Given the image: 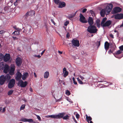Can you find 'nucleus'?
Returning a JSON list of instances; mask_svg holds the SVG:
<instances>
[{
	"instance_id": "nucleus-54",
	"label": "nucleus",
	"mask_w": 123,
	"mask_h": 123,
	"mask_svg": "<svg viewBox=\"0 0 123 123\" xmlns=\"http://www.w3.org/2000/svg\"><path fill=\"white\" fill-rule=\"evenodd\" d=\"M37 118L39 120H41V118L38 115H37Z\"/></svg>"
},
{
	"instance_id": "nucleus-40",
	"label": "nucleus",
	"mask_w": 123,
	"mask_h": 123,
	"mask_svg": "<svg viewBox=\"0 0 123 123\" xmlns=\"http://www.w3.org/2000/svg\"><path fill=\"white\" fill-rule=\"evenodd\" d=\"M66 94L67 95H69L71 94L69 91L68 90H66Z\"/></svg>"
},
{
	"instance_id": "nucleus-2",
	"label": "nucleus",
	"mask_w": 123,
	"mask_h": 123,
	"mask_svg": "<svg viewBox=\"0 0 123 123\" xmlns=\"http://www.w3.org/2000/svg\"><path fill=\"white\" fill-rule=\"evenodd\" d=\"M11 78L9 74H7L6 75H2L0 77V84L3 85L6 81L8 82Z\"/></svg>"
},
{
	"instance_id": "nucleus-27",
	"label": "nucleus",
	"mask_w": 123,
	"mask_h": 123,
	"mask_svg": "<svg viewBox=\"0 0 123 123\" xmlns=\"http://www.w3.org/2000/svg\"><path fill=\"white\" fill-rule=\"evenodd\" d=\"M107 20V18L106 17H105L103 18L101 22V25L102 26L103 24L105 23V22Z\"/></svg>"
},
{
	"instance_id": "nucleus-52",
	"label": "nucleus",
	"mask_w": 123,
	"mask_h": 123,
	"mask_svg": "<svg viewBox=\"0 0 123 123\" xmlns=\"http://www.w3.org/2000/svg\"><path fill=\"white\" fill-rule=\"evenodd\" d=\"M5 31H4L2 30L0 31V34H3L4 33Z\"/></svg>"
},
{
	"instance_id": "nucleus-34",
	"label": "nucleus",
	"mask_w": 123,
	"mask_h": 123,
	"mask_svg": "<svg viewBox=\"0 0 123 123\" xmlns=\"http://www.w3.org/2000/svg\"><path fill=\"white\" fill-rule=\"evenodd\" d=\"M77 79L78 83L80 84H84V83L83 82L81 81V80L79 78H77Z\"/></svg>"
},
{
	"instance_id": "nucleus-64",
	"label": "nucleus",
	"mask_w": 123,
	"mask_h": 123,
	"mask_svg": "<svg viewBox=\"0 0 123 123\" xmlns=\"http://www.w3.org/2000/svg\"><path fill=\"white\" fill-rule=\"evenodd\" d=\"M6 110L5 108H3V112H4Z\"/></svg>"
},
{
	"instance_id": "nucleus-43",
	"label": "nucleus",
	"mask_w": 123,
	"mask_h": 123,
	"mask_svg": "<svg viewBox=\"0 0 123 123\" xmlns=\"http://www.w3.org/2000/svg\"><path fill=\"white\" fill-rule=\"evenodd\" d=\"M27 120V119L25 118L21 119L20 121L23 122H26Z\"/></svg>"
},
{
	"instance_id": "nucleus-59",
	"label": "nucleus",
	"mask_w": 123,
	"mask_h": 123,
	"mask_svg": "<svg viewBox=\"0 0 123 123\" xmlns=\"http://www.w3.org/2000/svg\"><path fill=\"white\" fill-rule=\"evenodd\" d=\"M108 52L110 54L112 53V52L111 49H110L108 51Z\"/></svg>"
},
{
	"instance_id": "nucleus-22",
	"label": "nucleus",
	"mask_w": 123,
	"mask_h": 123,
	"mask_svg": "<svg viewBox=\"0 0 123 123\" xmlns=\"http://www.w3.org/2000/svg\"><path fill=\"white\" fill-rule=\"evenodd\" d=\"M109 45L110 44L107 41H106L105 43V48L106 50V51L108 49Z\"/></svg>"
},
{
	"instance_id": "nucleus-53",
	"label": "nucleus",
	"mask_w": 123,
	"mask_h": 123,
	"mask_svg": "<svg viewBox=\"0 0 123 123\" xmlns=\"http://www.w3.org/2000/svg\"><path fill=\"white\" fill-rule=\"evenodd\" d=\"M51 22L53 23V24H54V25H55V22H54V21L53 20V19H51Z\"/></svg>"
},
{
	"instance_id": "nucleus-63",
	"label": "nucleus",
	"mask_w": 123,
	"mask_h": 123,
	"mask_svg": "<svg viewBox=\"0 0 123 123\" xmlns=\"http://www.w3.org/2000/svg\"><path fill=\"white\" fill-rule=\"evenodd\" d=\"M30 90L31 92H32L33 91V90H32V88H30Z\"/></svg>"
},
{
	"instance_id": "nucleus-18",
	"label": "nucleus",
	"mask_w": 123,
	"mask_h": 123,
	"mask_svg": "<svg viewBox=\"0 0 123 123\" xmlns=\"http://www.w3.org/2000/svg\"><path fill=\"white\" fill-rule=\"evenodd\" d=\"M115 19H121L123 18V14H117L116 15L115 17Z\"/></svg>"
},
{
	"instance_id": "nucleus-45",
	"label": "nucleus",
	"mask_w": 123,
	"mask_h": 123,
	"mask_svg": "<svg viewBox=\"0 0 123 123\" xmlns=\"http://www.w3.org/2000/svg\"><path fill=\"white\" fill-rule=\"evenodd\" d=\"M69 23L68 21H66L64 23V25L65 26H67Z\"/></svg>"
},
{
	"instance_id": "nucleus-10",
	"label": "nucleus",
	"mask_w": 123,
	"mask_h": 123,
	"mask_svg": "<svg viewBox=\"0 0 123 123\" xmlns=\"http://www.w3.org/2000/svg\"><path fill=\"white\" fill-rule=\"evenodd\" d=\"M35 13V11H31L27 12L25 15V17L26 19L29 16H32Z\"/></svg>"
},
{
	"instance_id": "nucleus-62",
	"label": "nucleus",
	"mask_w": 123,
	"mask_h": 123,
	"mask_svg": "<svg viewBox=\"0 0 123 123\" xmlns=\"http://www.w3.org/2000/svg\"><path fill=\"white\" fill-rule=\"evenodd\" d=\"M58 53L60 54H62V52L60 51L59 50L58 51Z\"/></svg>"
},
{
	"instance_id": "nucleus-8",
	"label": "nucleus",
	"mask_w": 123,
	"mask_h": 123,
	"mask_svg": "<svg viewBox=\"0 0 123 123\" xmlns=\"http://www.w3.org/2000/svg\"><path fill=\"white\" fill-rule=\"evenodd\" d=\"M15 70V66L14 65H12L10 67V69L9 72V74L11 75H13L14 74V71Z\"/></svg>"
},
{
	"instance_id": "nucleus-31",
	"label": "nucleus",
	"mask_w": 123,
	"mask_h": 123,
	"mask_svg": "<svg viewBox=\"0 0 123 123\" xmlns=\"http://www.w3.org/2000/svg\"><path fill=\"white\" fill-rule=\"evenodd\" d=\"M69 116L68 115H67L63 117L62 118L64 120L68 119L69 118Z\"/></svg>"
},
{
	"instance_id": "nucleus-46",
	"label": "nucleus",
	"mask_w": 123,
	"mask_h": 123,
	"mask_svg": "<svg viewBox=\"0 0 123 123\" xmlns=\"http://www.w3.org/2000/svg\"><path fill=\"white\" fill-rule=\"evenodd\" d=\"M9 9V8L7 6H6L4 8V10L5 11H7V10H8Z\"/></svg>"
},
{
	"instance_id": "nucleus-32",
	"label": "nucleus",
	"mask_w": 123,
	"mask_h": 123,
	"mask_svg": "<svg viewBox=\"0 0 123 123\" xmlns=\"http://www.w3.org/2000/svg\"><path fill=\"white\" fill-rule=\"evenodd\" d=\"M54 3L56 5H58L61 2L59 0H54Z\"/></svg>"
},
{
	"instance_id": "nucleus-9",
	"label": "nucleus",
	"mask_w": 123,
	"mask_h": 123,
	"mask_svg": "<svg viewBox=\"0 0 123 123\" xmlns=\"http://www.w3.org/2000/svg\"><path fill=\"white\" fill-rule=\"evenodd\" d=\"M72 43L75 46L79 47L80 45L79 41L77 39H73L72 41Z\"/></svg>"
},
{
	"instance_id": "nucleus-51",
	"label": "nucleus",
	"mask_w": 123,
	"mask_h": 123,
	"mask_svg": "<svg viewBox=\"0 0 123 123\" xmlns=\"http://www.w3.org/2000/svg\"><path fill=\"white\" fill-rule=\"evenodd\" d=\"M87 9L86 8H84L83 9L82 11V12L83 13L87 11Z\"/></svg>"
},
{
	"instance_id": "nucleus-44",
	"label": "nucleus",
	"mask_w": 123,
	"mask_h": 123,
	"mask_svg": "<svg viewBox=\"0 0 123 123\" xmlns=\"http://www.w3.org/2000/svg\"><path fill=\"white\" fill-rule=\"evenodd\" d=\"M121 51H123V45H122L119 47Z\"/></svg>"
},
{
	"instance_id": "nucleus-25",
	"label": "nucleus",
	"mask_w": 123,
	"mask_h": 123,
	"mask_svg": "<svg viewBox=\"0 0 123 123\" xmlns=\"http://www.w3.org/2000/svg\"><path fill=\"white\" fill-rule=\"evenodd\" d=\"M49 75V72L48 71L46 72L44 74V78H47L48 77Z\"/></svg>"
},
{
	"instance_id": "nucleus-50",
	"label": "nucleus",
	"mask_w": 123,
	"mask_h": 123,
	"mask_svg": "<svg viewBox=\"0 0 123 123\" xmlns=\"http://www.w3.org/2000/svg\"><path fill=\"white\" fill-rule=\"evenodd\" d=\"M79 76L80 77L81 79L82 80H83L84 79V78L81 76V75H80Z\"/></svg>"
},
{
	"instance_id": "nucleus-38",
	"label": "nucleus",
	"mask_w": 123,
	"mask_h": 123,
	"mask_svg": "<svg viewBox=\"0 0 123 123\" xmlns=\"http://www.w3.org/2000/svg\"><path fill=\"white\" fill-rule=\"evenodd\" d=\"M4 65L2 63L0 64V69H2L4 67Z\"/></svg>"
},
{
	"instance_id": "nucleus-39",
	"label": "nucleus",
	"mask_w": 123,
	"mask_h": 123,
	"mask_svg": "<svg viewBox=\"0 0 123 123\" xmlns=\"http://www.w3.org/2000/svg\"><path fill=\"white\" fill-rule=\"evenodd\" d=\"M27 122H30V123H32L33 122V120L32 119H27Z\"/></svg>"
},
{
	"instance_id": "nucleus-4",
	"label": "nucleus",
	"mask_w": 123,
	"mask_h": 123,
	"mask_svg": "<svg viewBox=\"0 0 123 123\" xmlns=\"http://www.w3.org/2000/svg\"><path fill=\"white\" fill-rule=\"evenodd\" d=\"M65 114V112L59 113L57 115H51L49 116V117L51 118H55L58 119L60 118H62L63 116Z\"/></svg>"
},
{
	"instance_id": "nucleus-42",
	"label": "nucleus",
	"mask_w": 123,
	"mask_h": 123,
	"mask_svg": "<svg viewBox=\"0 0 123 123\" xmlns=\"http://www.w3.org/2000/svg\"><path fill=\"white\" fill-rule=\"evenodd\" d=\"M74 15H69L67 16V17L68 18L71 19L74 16Z\"/></svg>"
},
{
	"instance_id": "nucleus-15",
	"label": "nucleus",
	"mask_w": 123,
	"mask_h": 123,
	"mask_svg": "<svg viewBox=\"0 0 123 123\" xmlns=\"http://www.w3.org/2000/svg\"><path fill=\"white\" fill-rule=\"evenodd\" d=\"M16 76L15 79L17 80H20L22 76L21 73L19 72H18L16 74Z\"/></svg>"
},
{
	"instance_id": "nucleus-58",
	"label": "nucleus",
	"mask_w": 123,
	"mask_h": 123,
	"mask_svg": "<svg viewBox=\"0 0 123 123\" xmlns=\"http://www.w3.org/2000/svg\"><path fill=\"white\" fill-rule=\"evenodd\" d=\"M110 37L112 38H114V36L112 34H110Z\"/></svg>"
},
{
	"instance_id": "nucleus-14",
	"label": "nucleus",
	"mask_w": 123,
	"mask_h": 123,
	"mask_svg": "<svg viewBox=\"0 0 123 123\" xmlns=\"http://www.w3.org/2000/svg\"><path fill=\"white\" fill-rule=\"evenodd\" d=\"M10 58V55L9 54H6L4 56V61L5 62H7L9 60Z\"/></svg>"
},
{
	"instance_id": "nucleus-29",
	"label": "nucleus",
	"mask_w": 123,
	"mask_h": 123,
	"mask_svg": "<svg viewBox=\"0 0 123 123\" xmlns=\"http://www.w3.org/2000/svg\"><path fill=\"white\" fill-rule=\"evenodd\" d=\"M12 34L14 35H17L19 34V31H15L14 32H13Z\"/></svg>"
},
{
	"instance_id": "nucleus-47",
	"label": "nucleus",
	"mask_w": 123,
	"mask_h": 123,
	"mask_svg": "<svg viewBox=\"0 0 123 123\" xmlns=\"http://www.w3.org/2000/svg\"><path fill=\"white\" fill-rule=\"evenodd\" d=\"M103 81H104V80H102V79H98V82H102Z\"/></svg>"
},
{
	"instance_id": "nucleus-20",
	"label": "nucleus",
	"mask_w": 123,
	"mask_h": 123,
	"mask_svg": "<svg viewBox=\"0 0 123 123\" xmlns=\"http://www.w3.org/2000/svg\"><path fill=\"white\" fill-rule=\"evenodd\" d=\"M63 73L64 74L63 76L64 77H66L68 74V72L67 71L65 68H64L63 69Z\"/></svg>"
},
{
	"instance_id": "nucleus-28",
	"label": "nucleus",
	"mask_w": 123,
	"mask_h": 123,
	"mask_svg": "<svg viewBox=\"0 0 123 123\" xmlns=\"http://www.w3.org/2000/svg\"><path fill=\"white\" fill-rule=\"evenodd\" d=\"M121 51H122L120 49V50H118L116 52H115L114 54V55L116 57L115 55L120 54L122 53V52Z\"/></svg>"
},
{
	"instance_id": "nucleus-1",
	"label": "nucleus",
	"mask_w": 123,
	"mask_h": 123,
	"mask_svg": "<svg viewBox=\"0 0 123 123\" xmlns=\"http://www.w3.org/2000/svg\"><path fill=\"white\" fill-rule=\"evenodd\" d=\"M113 5L111 4H108L106 8L101 10L100 12L101 16V17H104L107 12V13L106 14H109L113 8Z\"/></svg>"
},
{
	"instance_id": "nucleus-6",
	"label": "nucleus",
	"mask_w": 123,
	"mask_h": 123,
	"mask_svg": "<svg viewBox=\"0 0 123 123\" xmlns=\"http://www.w3.org/2000/svg\"><path fill=\"white\" fill-rule=\"evenodd\" d=\"M9 82L8 84V87L11 89L13 87L15 84V80L14 79H12L9 81Z\"/></svg>"
},
{
	"instance_id": "nucleus-7",
	"label": "nucleus",
	"mask_w": 123,
	"mask_h": 123,
	"mask_svg": "<svg viewBox=\"0 0 123 123\" xmlns=\"http://www.w3.org/2000/svg\"><path fill=\"white\" fill-rule=\"evenodd\" d=\"M28 84L27 81H25L24 82L22 80H19L18 83V85L19 84H20V86L23 87H25Z\"/></svg>"
},
{
	"instance_id": "nucleus-24",
	"label": "nucleus",
	"mask_w": 123,
	"mask_h": 123,
	"mask_svg": "<svg viewBox=\"0 0 123 123\" xmlns=\"http://www.w3.org/2000/svg\"><path fill=\"white\" fill-rule=\"evenodd\" d=\"M86 121L88 122V123H89V121L92 120V118L90 116H88L87 115H86Z\"/></svg>"
},
{
	"instance_id": "nucleus-41",
	"label": "nucleus",
	"mask_w": 123,
	"mask_h": 123,
	"mask_svg": "<svg viewBox=\"0 0 123 123\" xmlns=\"http://www.w3.org/2000/svg\"><path fill=\"white\" fill-rule=\"evenodd\" d=\"M72 79L74 84L75 85H77V83L76 81H75L74 77H73V78Z\"/></svg>"
},
{
	"instance_id": "nucleus-26",
	"label": "nucleus",
	"mask_w": 123,
	"mask_h": 123,
	"mask_svg": "<svg viewBox=\"0 0 123 123\" xmlns=\"http://www.w3.org/2000/svg\"><path fill=\"white\" fill-rule=\"evenodd\" d=\"M100 20L99 19H97L96 21V23L97 26L98 27H100Z\"/></svg>"
},
{
	"instance_id": "nucleus-5",
	"label": "nucleus",
	"mask_w": 123,
	"mask_h": 123,
	"mask_svg": "<svg viewBox=\"0 0 123 123\" xmlns=\"http://www.w3.org/2000/svg\"><path fill=\"white\" fill-rule=\"evenodd\" d=\"M31 26L28 25L27 26L25 30H24L23 31L24 33H25L27 35H29L32 33V30L31 29Z\"/></svg>"
},
{
	"instance_id": "nucleus-17",
	"label": "nucleus",
	"mask_w": 123,
	"mask_h": 123,
	"mask_svg": "<svg viewBox=\"0 0 123 123\" xmlns=\"http://www.w3.org/2000/svg\"><path fill=\"white\" fill-rule=\"evenodd\" d=\"M111 22L110 20L107 21L102 26L103 27H108L109 26L111 25Z\"/></svg>"
},
{
	"instance_id": "nucleus-35",
	"label": "nucleus",
	"mask_w": 123,
	"mask_h": 123,
	"mask_svg": "<svg viewBox=\"0 0 123 123\" xmlns=\"http://www.w3.org/2000/svg\"><path fill=\"white\" fill-rule=\"evenodd\" d=\"M13 92V90H11L8 91L7 93V94L8 95H11Z\"/></svg>"
},
{
	"instance_id": "nucleus-48",
	"label": "nucleus",
	"mask_w": 123,
	"mask_h": 123,
	"mask_svg": "<svg viewBox=\"0 0 123 123\" xmlns=\"http://www.w3.org/2000/svg\"><path fill=\"white\" fill-rule=\"evenodd\" d=\"M34 56L35 57H37L38 58H39L41 57V56H40V55H34Z\"/></svg>"
},
{
	"instance_id": "nucleus-19",
	"label": "nucleus",
	"mask_w": 123,
	"mask_h": 123,
	"mask_svg": "<svg viewBox=\"0 0 123 123\" xmlns=\"http://www.w3.org/2000/svg\"><path fill=\"white\" fill-rule=\"evenodd\" d=\"M88 22L90 25H92L94 23L93 20L91 17H89Z\"/></svg>"
},
{
	"instance_id": "nucleus-56",
	"label": "nucleus",
	"mask_w": 123,
	"mask_h": 123,
	"mask_svg": "<svg viewBox=\"0 0 123 123\" xmlns=\"http://www.w3.org/2000/svg\"><path fill=\"white\" fill-rule=\"evenodd\" d=\"M12 38H13V39H14V40H17L18 39V38H17L16 37L12 36Z\"/></svg>"
},
{
	"instance_id": "nucleus-12",
	"label": "nucleus",
	"mask_w": 123,
	"mask_h": 123,
	"mask_svg": "<svg viewBox=\"0 0 123 123\" xmlns=\"http://www.w3.org/2000/svg\"><path fill=\"white\" fill-rule=\"evenodd\" d=\"M122 10V9L119 7H115L112 12V14H115L120 12Z\"/></svg>"
},
{
	"instance_id": "nucleus-30",
	"label": "nucleus",
	"mask_w": 123,
	"mask_h": 123,
	"mask_svg": "<svg viewBox=\"0 0 123 123\" xmlns=\"http://www.w3.org/2000/svg\"><path fill=\"white\" fill-rule=\"evenodd\" d=\"M96 45L97 46V47H99L100 44V40L99 41L98 40L96 43Z\"/></svg>"
},
{
	"instance_id": "nucleus-37",
	"label": "nucleus",
	"mask_w": 123,
	"mask_h": 123,
	"mask_svg": "<svg viewBox=\"0 0 123 123\" xmlns=\"http://www.w3.org/2000/svg\"><path fill=\"white\" fill-rule=\"evenodd\" d=\"M25 105H21L20 108V110H23L25 108Z\"/></svg>"
},
{
	"instance_id": "nucleus-55",
	"label": "nucleus",
	"mask_w": 123,
	"mask_h": 123,
	"mask_svg": "<svg viewBox=\"0 0 123 123\" xmlns=\"http://www.w3.org/2000/svg\"><path fill=\"white\" fill-rule=\"evenodd\" d=\"M16 30V31H20L21 30L20 29L18 28H17Z\"/></svg>"
},
{
	"instance_id": "nucleus-3",
	"label": "nucleus",
	"mask_w": 123,
	"mask_h": 123,
	"mask_svg": "<svg viewBox=\"0 0 123 123\" xmlns=\"http://www.w3.org/2000/svg\"><path fill=\"white\" fill-rule=\"evenodd\" d=\"M87 31L90 33H96L97 31L96 27L94 25H90L87 28Z\"/></svg>"
},
{
	"instance_id": "nucleus-60",
	"label": "nucleus",
	"mask_w": 123,
	"mask_h": 123,
	"mask_svg": "<svg viewBox=\"0 0 123 123\" xmlns=\"http://www.w3.org/2000/svg\"><path fill=\"white\" fill-rule=\"evenodd\" d=\"M45 51V49H44L43 51H42V52L41 53V55H42L44 53Z\"/></svg>"
},
{
	"instance_id": "nucleus-21",
	"label": "nucleus",
	"mask_w": 123,
	"mask_h": 123,
	"mask_svg": "<svg viewBox=\"0 0 123 123\" xmlns=\"http://www.w3.org/2000/svg\"><path fill=\"white\" fill-rule=\"evenodd\" d=\"M58 7L59 8H62L66 6V4L64 2H60L59 4Z\"/></svg>"
},
{
	"instance_id": "nucleus-13",
	"label": "nucleus",
	"mask_w": 123,
	"mask_h": 123,
	"mask_svg": "<svg viewBox=\"0 0 123 123\" xmlns=\"http://www.w3.org/2000/svg\"><path fill=\"white\" fill-rule=\"evenodd\" d=\"M22 63V61L21 58L19 57H18L16 59V63L17 66H20Z\"/></svg>"
},
{
	"instance_id": "nucleus-49",
	"label": "nucleus",
	"mask_w": 123,
	"mask_h": 123,
	"mask_svg": "<svg viewBox=\"0 0 123 123\" xmlns=\"http://www.w3.org/2000/svg\"><path fill=\"white\" fill-rule=\"evenodd\" d=\"M76 118L78 119L79 118L80 115L78 113H77L76 115Z\"/></svg>"
},
{
	"instance_id": "nucleus-36",
	"label": "nucleus",
	"mask_w": 123,
	"mask_h": 123,
	"mask_svg": "<svg viewBox=\"0 0 123 123\" xmlns=\"http://www.w3.org/2000/svg\"><path fill=\"white\" fill-rule=\"evenodd\" d=\"M90 13H91V14L93 16H95V15L94 12H93L92 10H90Z\"/></svg>"
},
{
	"instance_id": "nucleus-16",
	"label": "nucleus",
	"mask_w": 123,
	"mask_h": 123,
	"mask_svg": "<svg viewBox=\"0 0 123 123\" xmlns=\"http://www.w3.org/2000/svg\"><path fill=\"white\" fill-rule=\"evenodd\" d=\"M3 68V72L4 73L6 74L9 71V67L7 64L5 65Z\"/></svg>"
},
{
	"instance_id": "nucleus-57",
	"label": "nucleus",
	"mask_w": 123,
	"mask_h": 123,
	"mask_svg": "<svg viewBox=\"0 0 123 123\" xmlns=\"http://www.w3.org/2000/svg\"><path fill=\"white\" fill-rule=\"evenodd\" d=\"M73 119L74 121L76 123H78L77 122V121H76V120H75V118L74 117H73Z\"/></svg>"
},
{
	"instance_id": "nucleus-23",
	"label": "nucleus",
	"mask_w": 123,
	"mask_h": 123,
	"mask_svg": "<svg viewBox=\"0 0 123 123\" xmlns=\"http://www.w3.org/2000/svg\"><path fill=\"white\" fill-rule=\"evenodd\" d=\"M28 75V74L27 73H25L23 75L22 77V79L23 80H25L27 77Z\"/></svg>"
},
{
	"instance_id": "nucleus-11",
	"label": "nucleus",
	"mask_w": 123,
	"mask_h": 123,
	"mask_svg": "<svg viewBox=\"0 0 123 123\" xmlns=\"http://www.w3.org/2000/svg\"><path fill=\"white\" fill-rule=\"evenodd\" d=\"M80 21L83 23H86L87 22V21L85 20V18L83 15L80 13Z\"/></svg>"
},
{
	"instance_id": "nucleus-33",
	"label": "nucleus",
	"mask_w": 123,
	"mask_h": 123,
	"mask_svg": "<svg viewBox=\"0 0 123 123\" xmlns=\"http://www.w3.org/2000/svg\"><path fill=\"white\" fill-rule=\"evenodd\" d=\"M21 0H16V1L14 3V5L15 6H16L19 3L18 2L20 1H21Z\"/></svg>"
},
{
	"instance_id": "nucleus-61",
	"label": "nucleus",
	"mask_w": 123,
	"mask_h": 123,
	"mask_svg": "<svg viewBox=\"0 0 123 123\" xmlns=\"http://www.w3.org/2000/svg\"><path fill=\"white\" fill-rule=\"evenodd\" d=\"M69 37V34L68 33L67 35V37Z\"/></svg>"
}]
</instances>
